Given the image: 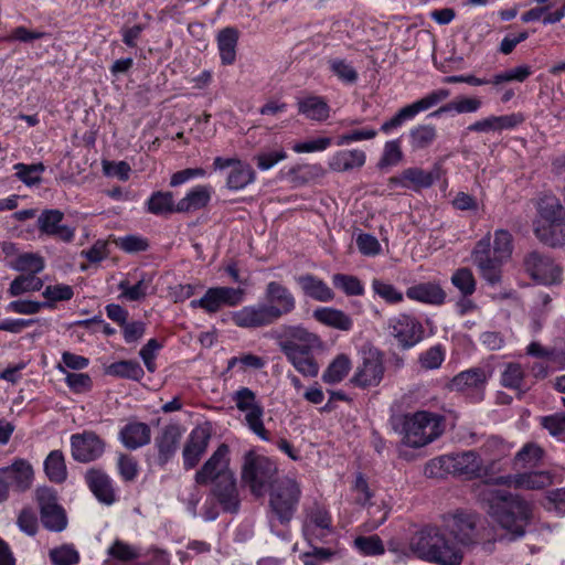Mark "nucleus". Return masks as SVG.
Masks as SVG:
<instances>
[{
    "label": "nucleus",
    "mask_w": 565,
    "mask_h": 565,
    "mask_svg": "<svg viewBox=\"0 0 565 565\" xmlns=\"http://www.w3.org/2000/svg\"><path fill=\"white\" fill-rule=\"evenodd\" d=\"M523 380L524 372L522 366L518 363H510L502 373L501 383L504 387L518 390L524 393L526 388H523Z\"/></svg>",
    "instance_id": "6e6d98bb"
},
{
    "label": "nucleus",
    "mask_w": 565,
    "mask_h": 565,
    "mask_svg": "<svg viewBox=\"0 0 565 565\" xmlns=\"http://www.w3.org/2000/svg\"><path fill=\"white\" fill-rule=\"evenodd\" d=\"M13 169L17 171L15 177L21 182L32 186L41 183V174L45 171V166L42 162L32 164L17 163Z\"/></svg>",
    "instance_id": "de8ad7c7"
},
{
    "label": "nucleus",
    "mask_w": 565,
    "mask_h": 565,
    "mask_svg": "<svg viewBox=\"0 0 565 565\" xmlns=\"http://www.w3.org/2000/svg\"><path fill=\"white\" fill-rule=\"evenodd\" d=\"M10 267L22 274L38 275L44 269L45 263L39 254L23 253L10 263Z\"/></svg>",
    "instance_id": "37998d69"
},
{
    "label": "nucleus",
    "mask_w": 565,
    "mask_h": 565,
    "mask_svg": "<svg viewBox=\"0 0 565 565\" xmlns=\"http://www.w3.org/2000/svg\"><path fill=\"white\" fill-rule=\"evenodd\" d=\"M264 298L277 320L290 315L296 309L295 296L279 281H269L266 285Z\"/></svg>",
    "instance_id": "a211bd4d"
},
{
    "label": "nucleus",
    "mask_w": 565,
    "mask_h": 565,
    "mask_svg": "<svg viewBox=\"0 0 565 565\" xmlns=\"http://www.w3.org/2000/svg\"><path fill=\"white\" fill-rule=\"evenodd\" d=\"M263 407H253L247 412L245 419L249 429L263 440H269V434L263 423Z\"/></svg>",
    "instance_id": "e2e57ef3"
},
{
    "label": "nucleus",
    "mask_w": 565,
    "mask_h": 565,
    "mask_svg": "<svg viewBox=\"0 0 565 565\" xmlns=\"http://www.w3.org/2000/svg\"><path fill=\"white\" fill-rule=\"evenodd\" d=\"M41 521L45 529L54 532H61L67 525L65 510L51 501L41 503Z\"/></svg>",
    "instance_id": "2f4dec72"
},
{
    "label": "nucleus",
    "mask_w": 565,
    "mask_h": 565,
    "mask_svg": "<svg viewBox=\"0 0 565 565\" xmlns=\"http://www.w3.org/2000/svg\"><path fill=\"white\" fill-rule=\"evenodd\" d=\"M315 349L289 350L284 353L288 362L303 376L316 377L319 373V364L312 355Z\"/></svg>",
    "instance_id": "a878e982"
},
{
    "label": "nucleus",
    "mask_w": 565,
    "mask_h": 565,
    "mask_svg": "<svg viewBox=\"0 0 565 565\" xmlns=\"http://www.w3.org/2000/svg\"><path fill=\"white\" fill-rule=\"evenodd\" d=\"M232 319L237 327L247 329L263 328L278 321L266 302L243 307L234 312Z\"/></svg>",
    "instance_id": "6ab92c4d"
},
{
    "label": "nucleus",
    "mask_w": 565,
    "mask_h": 565,
    "mask_svg": "<svg viewBox=\"0 0 565 565\" xmlns=\"http://www.w3.org/2000/svg\"><path fill=\"white\" fill-rule=\"evenodd\" d=\"M387 329L403 350L411 349L419 343L425 333L423 324L415 317L406 313L390 318Z\"/></svg>",
    "instance_id": "1a4fd4ad"
},
{
    "label": "nucleus",
    "mask_w": 565,
    "mask_h": 565,
    "mask_svg": "<svg viewBox=\"0 0 565 565\" xmlns=\"http://www.w3.org/2000/svg\"><path fill=\"white\" fill-rule=\"evenodd\" d=\"M182 430L178 424L164 426L161 433L156 437L154 445L158 449V463L164 466L178 450Z\"/></svg>",
    "instance_id": "4be33fe9"
},
{
    "label": "nucleus",
    "mask_w": 565,
    "mask_h": 565,
    "mask_svg": "<svg viewBox=\"0 0 565 565\" xmlns=\"http://www.w3.org/2000/svg\"><path fill=\"white\" fill-rule=\"evenodd\" d=\"M406 296L412 300L435 306L444 303L446 299V292L440 285L430 281L408 287Z\"/></svg>",
    "instance_id": "393cba45"
},
{
    "label": "nucleus",
    "mask_w": 565,
    "mask_h": 565,
    "mask_svg": "<svg viewBox=\"0 0 565 565\" xmlns=\"http://www.w3.org/2000/svg\"><path fill=\"white\" fill-rule=\"evenodd\" d=\"M451 282L465 297L472 295L476 290V279L471 269L467 267L457 269L451 277Z\"/></svg>",
    "instance_id": "5fc2aeb1"
},
{
    "label": "nucleus",
    "mask_w": 565,
    "mask_h": 565,
    "mask_svg": "<svg viewBox=\"0 0 565 565\" xmlns=\"http://www.w3.org/2000/svg\"><path fill=\"white\" fill-rule=\"evenodd\" d=\"M443 172V167L439 163H435L429 171L420 168H407L402 172V180L411 182L414 190L426 189L438 181Z\"/></svg>",
    "instance_id": "bb28decb"
},
{
    "label": "nucleus",
    "mask_w": 565,
    "mask_h": 565,
    "mask_svg": "<svg viewBox=\"0 0 565 565\" xmlns=\"http://www.w3.org/2000/svg\"><path fill=\"white\" fill-rule=\"evenodd\" d=\"M85 481L93 494H114L111 479L102 469L92 468L87 470Z\"/></svg>",
    "instance_id": "c03bdc74"
},
{
    "label": "nucleus",
    "mask_w": 565,
    "mask_h": 565,
    "mask_svg": "<svg viewBox=\"0 0 565 565\" xmlns=\"http://www.w3.org/2000/svg\"><path fill=\"white\" fill-rule=\"evenodd\" d=\"M64 213L60 210H44L36 221L40 236L45 235L64 243H71L75 236V230L63 224Z\"/></svg>",
    "instance_id": "dca6fc26"
},
{
    "label": "nucleus",
    "mask_w": 565,
    "mask_h": 565,
    "mask_svg": "<svg viewBox=\"0 0 565 565\" xmlns=\"http://www.w3.org/2000/svg\"><path fill=\"white\" fill-rule=\"evenodd\" d=\"M483 509L492 521L503 531L498 542H514L526 533L533 513L523 497H488Z\"/></svg>",
    "instance_id": "7ed1b4c3"
},
{
    "label": "nucleus",
    "mask_w": 565,
    "mask_h": 565,
    "mask_svg": "<svg viewBox=\"0 0 565 565\" xmlns=\"http://www.w3.org/2000/svg\"><path fill=\"white\" fill-rule=\"evenodd\" d=\"M34 478L31 463L24 459L15 460L11 466L0 469V494L9 491L25 492Z\"/></svg>",
    "instance_id": "9d476101"
},
{
    "label": "nucleus",
    "mask_w": 565,
    "mask_h": 565,
    "mask_svg": "<svg viewBox=\"0 0 565 565\" xmlns=\"http://www.w3.org/2000/svg\"><path fill=\"white\" fill-rule=\"evenodd\" d=\"M282 353L298 349H321L322 341L316 333L307 330L302 324H280L273 331Z\"/></svg>",
    "instance_id": "0eeeda50"
},
{
    "label": "nucleus",
    "mask_w": 565,
    "mask_h": 565,
    "mask_svg": "<svg viewBox=\"0 0 565 565\" xmlns=\"http://www.w3.org/2000/svg\"><path fill=\"white\" fill-rule=\"evenodd\" d=\"M450 95L449 89H437L425 97L416 100L415 103L407 105L401 108L393 118L385 121L381 126V130L385 134L390 132L392 129L399 127L405 120L412 119L418 113L427 110L438 103L445 100Z\"/></svg>",
    "instance_id": "2eb2a0df"
},
{
    "label": "nucleus",
    "mask_w": 565,
    "mask_h": 565,
    "mask_svg": "<svg viewBox=\"0 0 565 565\" xmlns=\"http://www.w3.org/2000/svg\"><path fill=\"white\" fill-rule=\"evenodd\" d=\"M302 532L309 544L324 542L333 533L332 516L326 505L313 501L305 508Z\"/></svg>",
    "instance_id": "6e6552de"
},
{
    "label": "nucleus",
    "mask_w": 565,
    "mask_h": 565,
    "mask_svg": "<svg viewBox=\"0 0 565 565\" xmlns=\"http://www.w3.org/2000/svg\"><path fill=\"white\" fill-rule=\"evenodd\" d=\"M372 289L375 292V295L381 297L387 303H398L402 302L404 299L403 294L399 290H397L392 284L385 282L377 278H374L372 280Z\"/></svg>",
    "instance_id": "13d9d810"
},
{
    "label": "nucleus",
    "mask_w": 565,
    "mask_h": 565,
    "mask_svg": "<svg viewBox=\"0 0 565 565\" xmlns=\"http://www.w3.org/2000/svg\"><path fill=\"white\" fill-rule=\"evenodd\" d=\"M543 455L544 450L540 446L529 443L515 455L513 469L521 470L525 468H533L539 465Z\"/></svg>",
    "instance_id": "a19ab883"
},
{
    "label": "nucleus",
    "mask_w": 565,
    "mask_h": 565,
    "mask_svg": "<svg viewBox=\"0 0 565 565\" xmlns=\"http://www.w3.org/2000/svg\"><path fill=\"white\" fill-rule=\"evenodd\" d=\"M43 288V280L33 274H21L10 284L8 294L11 297H19L26 292L40 291Z\"/></svg>",
    "instance_id": "79ce46f5"
},
{
    "label": "nucleus",
    "mask_w": 565,
    "mask_h": 565,
    "mask_svg": "<svg viewBox=\"0 0 565 565\" xmlns=\"http://www.w3.org/2000/svg\"><path fill=\"white\" fill-rule=\"evenodd\" d=\"M331 71L344 83L353 84L358 81V72L344 60L333 58L329 61Z\"/></svg>",
    "instance_id": "0e129e2a"
},
{
    "label": "nucleus",
    "mask_w": 565,
    "mask_h": 565,
    "mask_svg": "<svg viewBox=\"0 0 565 565\" xmlns=\"http://www.w3.org/2000/svg\"><path fill=\"white\" fill-rule=\"evenodd\" d=\"M537 239L551 247L565 245V221L563 222H537L534 227Z\"/></svg>",
    "instance_id": "cd10ccee"
},
{
    "label": "nucleus",
    "mask_w": 565,
    "mask_h": 565,
    "mask_svg": "<svg viewBox=\"0 0 565 565\" xmlns=\"http://www.w3.org/2000/svg\"><path fill=\"white\" fill-rule=\"evenodd\" d=\"M384 375L382 353L375 348H363L362 364L351 382L360 387L376 386Z\"/></svg>",
    "instance_id": "ddd939ff"
},
{
    "label": "nucleus",
    "mask_w": 565,
    "mask_h": 565,
    "mask_svg": "<svg viewBox=\"0 0 565 565\" xmlns=\"http://www.w3.org/2000/svg\"><path fill=\"white\" fill-rule=\"evenodd\" d=\"M539 213L544 223L563 222L565 214L562 204L554 196H545L539 203Z\"/></svg>",
    "instance_id": "09e8293b"
},
{
    "label": "nucleus",
    "mask_w": 565,
    "mask_h": 565,
    "mask_svg": "<svg viewBox=\"0 0 565 565\" xmlns=\"http://www.w3.org/2000/svg\"><path fill=\"white\" fill-rule=\"evenodd\" d=\"M298 497H270V512L281 524H288L298 507Z\"/></svg>",
    "instance_id": "4c0bfd02"
},
{
    "label": "nucleus",
    "mask_w": 565,
    "mask_h": 565,
    "mask_svg": "<svg viewBox=\"0 0 565 565\" xmlns=\"http://www.w3.org/2000/svg\"><path fill=\"white\" fill-rule=\"evenodd\" d=\"M146 205L147 211L154 215H167L177 212L172 192H153Z\"/></svg>",
    "instance_id": "ea45409f"
},
{
    "label": "nucleus",
    "mask_w": 565,
    "mask_h": 565,
    "mask_svg": "<svg viewBox=\"0 0 565 565\" xmlns=\"http://www.w3.org/2000/svg\"><path fill=\"white\" fill-rule=\"evenodd\" d=\"M191 306L193 308L200 307L206 310L209 313H214L217 312L223 307V303L214 287L209 288L202 298L198 300H192Z\"/></svg>",
    "instance_id": "338daca9"
},
{
    "label": "nucleus",
    "mask_w": 565,
    "mask_h": 565,
    "mask_svg": "<svg viewBox=\"0 0 565 565\" xmlns=\"http://www.w3.org/2000/svg\"><path fill=\"white\" fill-rule=\"evenodd\" d=\"M488 375L481 367L460 372L451 380V388L462 392L469 388H479L486 384Z\"/></svg>",
    "instance_id": "c9c22d12"
},
{
    "label": "nucleus",
    "mask_w": 565,
    "mask_h": 565,
    "mask_svg": "<svg viewBox=\"0 0 565 565\" xmlns=\"http://www.w3.org/2000/svg\"><path fill=\"white\" fill-rule=\"evenodd\" d=\"M119 439L126 448L134 450L150 443L151 430L146 423H128L120 429Z\"/></svg>",
    "instance_id": "b1692460"
},
{
    "label": "nucleus",
    "mask_w": 565,
    "mask_h": 565,
    "mask_svg": "<svg viewBox=\"0 0 565 565\" xmlns=\"http://www.w3.org/2000/svg\"><path fill=\"white\" fill-rule=\"evenodd\" d=\"M305 296L321 302L334 299L333 290L320 278L312 274H305L296 278Z\"/></svg>",
    "instance_id": "5701e85b"
},
{
    "label": "nucleus",
    "mask_w": 565,
    "mask_h": 565,
    "mask_svg": "<svg viewBox=\"0 0 565 565\" xmlns=\"http://www.w3.org/2000/svg\"><path fill=\"white\" fill-rule=\"evenodd\" d=\"M106 448V443L93 430L71 436V454L75 461L88 463L99 459Z\"/></svg>",
    "instance_id": "f8f14e48"
},
{
    "label": "nucleus",
    "mask_w": 565,
    "mask_h": 565,
    "mask_svg": "<svg viewBox=\"0 0 565 565\" xmlns=\"http://www.w3.org/2000/svg\"><path fill=\"white\" fill-rule=\"evenodd\" d=\"M471 257L473 264L479 269L480 276L488 284L494 286L501 282V267L504 262L491 256V243L489 234L477 242Z\"/></svg>",
    "instance_id": "9b49d317"
},
{
    "label": "nucleus",
    "mask_w": 565,
    "mask_h": 565,
    "mask_svg": "<svg viewBox=\"0 0 565 565\" xmlns=\"http://www.w3.org/2000/svg\"><path fill=\"white\" fill-rule=\"evenodd\" d=\"M365 152L362 150H341L333 154L329 167L333 171L343 172L361 168L365 163Z\"/></svg>",
    "instance_id": "473e14b6"
},
{
    "label": "nucleus",
    "mask_w": 565,
    "mask_h": 565,
    "mask_svg": "<svg viewBox=\"0 0 565 565\" xmlns=\"http://www.w3.org/2000/svg\"><path fill=\"white\" fill-rule=\"evenodd\" d=\"M106 373L113 376L134 381H139L145 374L143 369L141 367L139 362L134 360H124L111 363L107 367Z\"/></svg>",
    "instance_id": "49530a36"
},
{
    "label": "nucleus",
    "mask_w": 565,
    "mask_h": 565,
    "mask_svg": "<svg viewBox=\"0 0 565 565\" xmlns=\"http://www.w3.org/2000/svg\"><path fill=\"white\" fill-rule=\"evenodd\" d=\"M241 486L252 494H299L298 483L287 477L281 478L278 466L271 458L250 449L243 456Z\"/></svg>",
    "instance_id": "f257e3e1"
},
{
    "label": "nucleus",
    "mask_w": 565,
    "mask_h": 565,
    "mask_svg": "<svg viewBox=\"0 0 565 565\" xmlns=\"http://www.w3.org/2000/svg\"><path fill=\"white\" fill-rule=\"evenodd\" d=\"M525 271L543 285L561 282L562 269L554 260L539 250H532L523 260Z\"/></svg>",
    "instance_id": "4468645a"
},
{
    "label": "nucleus",
    "mask_w": 565,
    "mask_h": 565,
    "mask_svg": "<svg viewBox=\"0 0 565 565\" xmlns=\"http://www.w3.org/2000/svg\"><path fill=\"white\" fill-rule=\"evenodd\" d=\"M256 173L252 166L247 162L239 161L230 171L226 179V186L230 190L237 191L246 188L255 181Z\"/></svg>",
    "instance_id": "e433bc0d"
},
{
    "label": "nucleus",
    "mask_w": 565,
    "mask_h": 565,
    "mask_svg": "<svg viewBox=\"0 0 565 565\" xmlns=\"http://www.w3.org/2000/svg\"><path fill=\"white\" fill-rule=\"evenodd\" d=\"M312 316L318 322L341 331H349L353 326L350 316L335 308H317Z\"/></svg>",
    "instance_id": "c85d7f7f"
},
{
    "label": "nucleus",
    "mask_w": 565,
    "mask_h": 565,
    "mask_svg": "<svg viewBox=\"0 0 565 565\" xmlns=\"http://www.w3.org/2000/svg\"><path fill=\"white\" fill-rule=\"evenodd\" d=\"M45 476L51 482L61 484L67 479L65 457L58 449L52 450L43 463Z\"/></svg>",
    "instance_id": "f704fd0d"
},
{
    "label": "nucleus",
    "mask_w": 565,
    "mask_h": 565,
    "mask_svg": "<svg viewBox=\"0 0 565 565\" xmlns=\"http://www.w3.org/2000/svg\"><path fill=\"white\" fill-rule=\"evenodd\" d=\"M50 558L54 565H75L79 562L78 552L71 545L51 550Z\"/></svg>",
    "instance_id": "bf43d9fd"
},
{
    "label": "nucleus",
    "mask_w": 565,
    "mask_h": 565,
    "mask_svg": "<svg viewBox=\"0 0 565 565\" xmlns=\"http://www.w3.org/2000/svg\"><path fill=\"white\" fill-rule=\"evenodd\" d=\"M362 504L366 508L370 527L376 529L385 522L390 508L382 497H365Z\"/></svg>",
    "instance_id": "58836bf2"
},
{
    "label": "nucleus",
    "mask_w": 565,
    "mask_h": 565,
    "mask_svg": "<svg viewBox=\"0 0 565 565\" xmlns=\"http://www.w3.org/2000/svg\"><path fill=\"white\" fill-rule=\"evenodd\" d=\"M311 551L305 552L301 555L305 565H320L322 563L331 561L335 555V551L328 547H318L310 544Z\"/></svg>",
    "instance_id": "680f3d73"
},
{
    "label": "nucleus",
    "mask_w": 565,
    "mask_h": 565,
    "mask_svg": "<svg viewBox=\"0 0 565 565\" xmlns=\"http://www.w3.org/2000/svg\"><path fill=\"white\" fill-rule=\"evenodd\" d=\"M351 369V361L345 354H339L322 374V381L327 384L341 382Z\"/></svg>",
    "instance_id": "a18cd8bd"
},
{
    "label": "nucleus",
    "mask_w": 565,
    "mask_h": 565,
    "mask_svg": "<svg viewBox=\"0 0 565 565\" xmlns=\"http://www.w3.org/2000/svg\"><path fill=\"white\" fill-rule=\"evenodd\" d=\"M437 131L433 125H419L409 131V139L413 149L429 147L436 139Z\"/></svg>",
    "instance_id": "8fccbe9b"
},
{
    "label": "nucleus",
    "mask_w": 565,
    "mask_h": 565,
    "mask_svg": "<svg viewBox=\"0 0 565 565\" xmlns=\"http://www.w3.org/2000/svg\"><path fill=\"white\" fill-rule=\"evenodd\" d=\"M42 308H52L51 302H40L33 300H13L7 306V310L19 315H35Z\"/></svg>",
    "instance_id": "052dcab7"
},
{
    "label": "nucleus",
    "mask_w": 565,
    "mask_h": 565,
    "mask_svg": "<svg viewBox=\"0 0 565 565\" xmlns=\"http://www.w3.org/2000/svg\"><path fill=\"white\" fill-rule=\"evenodd\" d=\"M238 36V30L232 26H227L218 32L217 46L224 65H232L235 62Z\"/></svg>",
    "instance_id": "7c9ffc66"
},
{
    "label": "nucleus",
    "mask_w": 565,
    "mask_h": 565,
    "mask_svg": "<svg viewBox=\"0 0 565 565\" xmlns=\"http://www.w3.org/2000/svg\"><path fill=\"white\" fill-rule=\"evenodd\" d=\"M401 424L403 443L413 448L426 446L443 433V417L426 411L404 415Z\"/></svg>",
    "instance_id": "39448f33"
},
{
    "label": "nucleus",
    "mask_w": 565,
    "mask_h": 565,
    "mask_svg": "<svg viewBox=\"0 0 565 565\" xmlns=\"http://www.w3.org/2000/svg\"><path fill=\"white\" fill-rule=\"evenodd\" d=\"M441 522L443 527L459 547L480 546L486 553H492L495 550L498 533L478 512L457 509L443 514Z\"/></svg>",
    "instance_id": "f03ea898"
},
{
    "label": "nucleus",
    "mask_w": 565,
    "mask_h": 565,
    "mask_svg": "<svg viewBox=\"0 0 565 565\" xmlns=\"http://www.w3.org/2000/svg\"><path fill=\"white\" fill-rule=\"evenodd\" d=\"M403 159L399 140L387 141L384 147L382 158L379 162L380 168L397 164Z\"/></svg>",
    "instance_id": "774afa93"
},
{
    "label": "nucleus",
    "mask_w": 565,
    "mask_h": 565,
    "mask_svg": "<svg viewBox=\"0 0 565 565\" xmlns=\"http://www.w3.org/2000/svg\"><path fill=\"white\" fill-rule=\"evenodd\" d=\"M108 555L120 562H129L138 558L139 553L131 545L120 540H116L108 548Z\"/></svg>",
    "instance_id": "69168bd1"
},
{
    "label": "nucleus",
    "mask_w": 565,
    "mask_h": 565,
    "mask_svg": "<svg viewBox=\"0 0 565 565\" xmlns=\"http://www.w3.org/2000/svg\"><path fill=\"white\" fill-rule=\"evenodd\" d=\"M211 435L202 427L194 428L183 448V462L185 469L194 468L207 449Z\"/></svg>",
    "instance_id": "412c9836"
},
{
    "label": "nucleus",
    "mask_w": 565,
    "mask_h": 565,
    "mask_svg": "<svg viewBox=\"0 0 565 565\" xmlns=\"http://www.w3.org/2000/svg\"><path fill=\"white\" fill-rule=\"evenodd\" d=\"M488 482L518 490H543L552 484V476L547 471H532L514 476H500L490 479Z\"/></svg>",
    "instance_id": "f3484780"
},
{
    "label": "nucleus",
    "mask_w": 565,
    "mask_h": 565,
    "mask_svg": "<svg viewBox=\"0 0 565 565\" xmlns=\"http://www.w3.org/2000/svg\"><path fill=\"white\" fill-rule=\"evenodd\" d=\"M211 200L209 186L198 185L177 203V213H189L205 207Z\"/></svg>",
    "instance_id": "72a5a7b5"
},
{
    "label": "nucleus",
    "mask_w": 565,
    "mask_h": 565,
    "mask_svg": "<svg viewBox=\"0 0 565 565\" xmlns=\"http://www.w3.org/2000/svg\"><path fill=\"white\" fill-rule=\"evenodd\" d=\"M230 447L221 444L212 456L204 462L195 473V481L199 484H209L217 481L223 486V492L217 494H232L236 490L235 473L230 469Z\"/></svg>",
    "instance_id": "423d86ee"
},
{
    "label": "nucleus",
    "mask_w": 565,
    "mask_h": 565,
    "mask_svg": "<svg viewBox=\"0 0 565 565\" xmlns=\"http://www.w3.org/2000/svg\"><path fill=\"white\" fill-rule=\"evenodd\" d=\"M409 550L425 562L437 565H461L465 553L446 529L427 524L416 531L409 540Z\"/></svg>",
    "instance_id": "20e7f679"
},
{
    "label": "nucleus",
    "mask_w": 565,
    "mask_h": 565,
    "mask_svg": "<svg viewBox=\"0 0 565 565\" xmlns=\"http://www.w3.org/2000/svg\"><path fill=\"white\" fill-rule=\"evenodd\" d=\"M199 502L200 500L189 501L188 509L193 515H202L206 521H213L218 516L221 507L217 497H205L200 511L196 510Z\"/></svg>",
    "instance_id": "603ef678"
},
{
    "label": "nucleus",
    "mask_w": 565,
    "mask_h": 565,
    "mask_svg": "<svg viewBox=\"0 0 565 565\" xmlns=\"http://www.w3.org/2000/svg\"><path fill=\"white\" fill-rule=\"evenodd\" d=\"M448 472L454 476L472 479L481 476V460L477 452L469 450L446 455Z\"/></svg>",
    "instance_id": "aec40b11"
},
{
    "label": "nucleus",
    "mask_w": 565,
    "mask_h": 565,
    "mask_svg": "<svg viewBox=\"0 0 565 565\" xmlns=\"http://www.w3.org/2000/svg\"><path fill=\"white\" fill-rule=\"evenodd\" d=\"M332 284L347 296H362L364 294V287L361 280L353 275L334 274L332 276Z\"/></svg>",
    "instance_id": "3c124183"
},
{
    "label": "nucleus",
    "mask_w": 565,
    "mask_h": 565,
    "mask_svg": "<svg viewBox=\"0 0 565 565\" xmlns=\"http://www.w3.org/2000/svg\"><path fill=\"white\" fill-rule=\"evenodd\" d=\"M298 111L310 120L324 121L330 116V107L320 96L298 99Z\"/></svg>",
    "instance_id": "c756f323"
},
{
    "label": "nucleus",
    "mask_w": 565,
    "mask_h": 565,
    "mask_svg": "<svg viewBox=\"0 0 565 565\" xmlns=\"http://www.w3.org/2000/svg\"><path fill=\"white\" fill-rule=\"evenodd\" d=\"M512 254V235L504 230H498L494 233L493 247L491 256L505 262Z\"/></svg>",
    "instance_id": "864d4df0"
},
{
    "label": "nucleus",
    "mask_w": 565,
    "mask_h": 565,
    "mask_svg": "<svg viewBox=\"0 0 565 565\" xmlns=\"http://www.w3.org/2000/svg\"><path fill=\"white\" fill-rule=\"evenodd\" d=\"M354 546L363 555L367 556L381 555L385 551L383 542L379 535L358 536L354 540Z\"/></svg>",
    "instance_id": "4d7b16f0"
}]
</instances>
